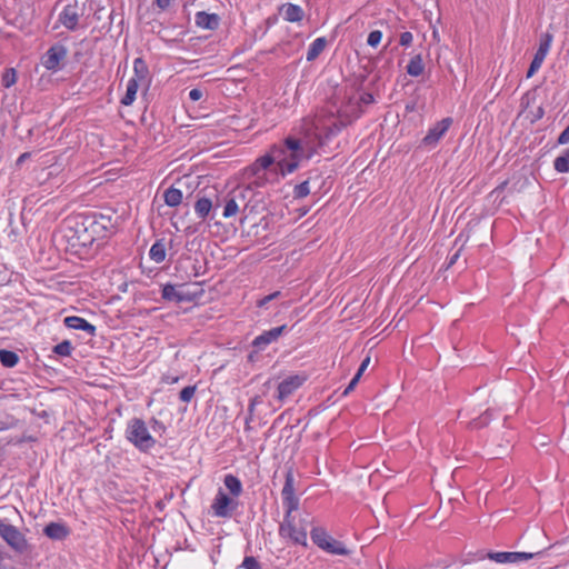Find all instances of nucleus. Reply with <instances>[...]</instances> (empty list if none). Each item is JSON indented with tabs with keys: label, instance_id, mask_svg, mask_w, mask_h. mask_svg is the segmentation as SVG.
Returning <instances> with one entry per match:
<instances>
[{
	"label": "nucleus",
	"instance_id": "nucleus-1",
	"mask_svg": "<svg viewBox=\"0 0 569 569\" xmlns=\"http://www.w3.org/2000/svg\"><path fill=\"white\" fill-rule=\"evenodd\" d=\"M300 130L303 133L302 137H287L283 142H313V140H318V142H322L325 139H330L333 136L335 130H339L338 122L335 118H315V119H303Z\"/></svg>",
	"mask_w": 569,
	"mask_h": 569
},
{
	"label": "nucleus",
	"instance_id": "nucleus-2",
	"mask_svg": "<svg viewBox=\"0 0 569 569\" xmlns=\"http://www.w3.org/2000/svg\"><path fill=\"white\" fill-rule=\"evenodd\" d=\"M62 231L64 239L72 248H86L94 242L84 213L74 214L66 219Z\"/></svg>",
	"mask_w": 569,
	"mask_h": 569
},
{
	"label": "nucleus",
	"instance_id": "nucleus-3",
	"mask_svg": "<svg viewBox=\"0 0 569 569\" xmlns=\"http://www.w3.org/2000/svg\"><path fill=\"white\" fill-rule=\"evenodd\" d=\"M283 158L277 161L281 176L295 172L302 162L310 160L317 150L311 144H286Z\"/></svg>",
	"mask_w": 569,
	"mask_h": 569
},
{
	"label": "nucleus",
	"instance_id": "nucleus-4",
	"mask_svg": "<svg viewBox=\"0 0 569 569\" xmlns=\"http://www.w3.org/2000/svg\"><path fill=\"white\" fill-rule=\"evenodd\" d=\"M543 550L535 552H521V551H488L478 550L477 552H469L465 556L463 563H471L475 561L489 559L498 563H515L519 561L530 560L539 557L543 553Z\"/></svg>",
	"mask_w": 569,
	"mask_h": 569
},
{
	"label": "nucleus",
	"instance_id": "nucleus-5",
	"mask_svg": "<svg viewBox=\"0 0 569 569\" xmlns=\"http://www.w3.org/2000/svg\"><path fill=\"white\" fill-rule=\"evenodd\" d=\"M126 437L141 451L149 450L156 443V440L148 431L146 422L140 418H133L129 421Z\"/></svg>",
	"mask_w": 569,
	"mask_h": 569
},
{
	"label": "nucleus",
	"instance_id": "nucleus-6",
	"mask_svg": "<svg viewBox=\"0 0 569 569\" xmlns=\"http://www.w3.org/2000/svg\"><path fill=\"white\" fill-rule=\"evenodd\" d=\"M84 218L94 241L108 238L116 229V221L111 214L92 212L84 213Z\"/></svg>",
	"mask_w": 569,
	"mask_h": 569
},
{
	"label": "nucleus",
	"instance_id": "nucleus-7",
	"mask_svg": "<svg viewBox=\"0 0 569 569\" xmlns=\"http://www.w3.org/2000/svg\"><path fill=\"white\" fill-rule=\"evenodd\" d=\"M0 537L18 555H23L30 549L26 536L13 525L0 520Z\"/></svg>",
	"mask_w": 569,
	"mask_h": 569
},
{
	"label": "nucleus",
	"instance_id": "nucleus-8",
	"mask_svg": "<svg viewBox=\"0 0 569 569\" xmlns=\"http://www.w3.org/2000/svg\"><path fill=\"white\" fill-rule=\"evenodd\" d=\"M230 196L237 201L239 209L242 208L241 212L243 213V218L241 222H243V219L249 218L256 210V204L252 203L254 189L252 184L237 187L230 192Z\"/></svg>",
	"mask_w": 569,
	"mask_h": 569
},
{
	"label": "nucleus",
	"instance_id": "nucleus-9",
	"mask_svg": "<svg viewBox=\"0 0 569 569\" xmlns=\"http://www.w3.org/2000/svg\"><path fill=\"white\" fill-rule=\"evenodd\" d=\"M284 485L281 491L283 505L287 508L288 517L299 508V499L295 495V476L292 466L286 465Z\"/></svg>",
	"mask_w": 569,
	"mask_h": 569
},
{
	"label": "nucleus",
	"instance_id": "nucleus-10",
	"mask_svg": "<svg viewBox=\"0 0 569 569\" xmlns=\"http://www.w3.org/2000/svg\"><path fill=\"white\" fill-rule=\"evenodd\" d=\"M68 50L62 44L52 46L42 57V66L47 70L56 71L60 67V62L67 57Z\"/></svg>",
	"mask_w": 569,
	"mask_h": 569
},
{
	"label": "nucleus",
	"instance_id": "nucleus-11",
	"mask_svg": "<svg viewBox=\"0 0 569 569\" xmlns=\"http://www.w3.org/2000/svg\"><path fill=\"white\" fill-rule=\"evenodd\" d=\"M279 532L282 537H290L296 543L306 545L307 541V532L305 529L298 530L291 520V516L288 517V511H286V516L283 522L280 525Z\"/></svg>",
	"mask_w": 569,
	"mask_h": 569
},
{
	"label": "nucleus",
	"instance_id": "nucleus-12",
	"mask_svg": "<svg viewBox=\"0 0 569 569\" xmlns=\"http://www.w3.org/2000/svg\"><path fill=\"white\" fill-rule=\"evenodd\" d=\"M81 16V9L78 6V2L73 0L72 3L66 4L62 12L60 13L59 21L69 30H74L79 17Z\"/></svg>",
	"mask_w": 569,
	"mask_h": 569
},
{
	"label": "nucleus",
	"instance_id": "nucleus-13",
	"mask_svg": "<svg viewBox=\"0 0 569 569\" xmlns=\"http://www.w3.org/2000/svg\"><path fill=\"white\" fill-rule=\"evenodd\" d=\"M180 288H183V286H180ZM161 297L163 300L176 302H190L194 299L193 293L184 291L182 289H178L174 284L171 283H167L163 286Z\"/></svg>",
	"mask_w": 569,
	"mask_h": 569
},
{
	"label": "nucleus",
	"instance_id": "nucleus-14",
	"mask_svg": "<svg viewBox=\"0 0 569 569\" xmlns=\"http://www.w3.org/2000/svg\"><path fill=\"white\" fill-rule=\"evenodd\" d=\"M306 378L299 375L290 376L282 380L278 386V399L283 400L292 395L303 382Z\"/></svg>",
	"mask_w": 569,
	"mask_h": 569
},
{
	"label": "nucleus",
	"instance_id": "nucleus-15",
	"mask_svg": "<svg viewBox=\"0 0 569 569\" xmlns=\"http://www.w3.org/2000/svg\"><path fill=\"white\" fill-rule=\"evenodd\" d=\"M286 330H287L286 325L267 330L254 338L252 346L259 350H262L269 343L276 341Z\"/></svg>",
	"mask_w": 569,
	"mask_h": 569
},
{
	"label": "nucleus",
	"instance_id": "nucleus-16",
	"mask_svg": "<svg viewBox=\"0 0 569 569\" xmlns=\"http://www.w3.org/2000/svg\"><path fill=\"white\" fill-rule=\"evenodd\" d=\"M231 498L224 493L221 489H219L211 508L217 517L227 518L231 516V511L229 510V505L231 503Z\"/></svg>",
	"mask_w": 569,
	"mask_h": 569
},
{
	"label": "nucleus",
	"instance_id": "nucleus-17",
	"mask_svg": "<svg viewBox=\"0 0 569 569\" xmlns=\"http://www.w3.org/2000/svg\"><path fill=\"white\" fill-rule=\"evenodd\" d=\"M452 124L451 118H445L441 121L437 122L423 138L422 142H437L440 140L443 134L448 131L450 126Z\"/></svg>",
	"mask_w": 569,
	"mask_h": 569
},
{
	"label": "nucleus",
	"instance_id": "nucleus-18",
	"mask_svg": "<svg viewBox=\"0 0 569 569\" xmlns=\"http://www.w3.org/2000/svg\"><path fill=\"white\" fill-rule=\"evenodd\" d=\"M63 322L70 329L83 330L90 336L96 335V327L81 317L69 316L64 318Z\"/></svg>",
	"mask_w": 569,
	"mask_h": 569
},
{
	"label": "nucleus",
	"instance_id": "nucleus-19",
	"mask_svg": "<svg viewBox=\"0 0 569 569\" xmlns=\"http://www.w3.org/2000/svg\"><path fill=\"white\" fill-rule=\"evenodd\" d=\"M69 529L62 523L59 522H50L48 523L44 529L43 533L54 540H62L69 535Z\"/></svg>",
	"mask_w": 569,
	"mask_h": 569
},
{
	"label": "nucleus",
	"instance_id": "nucleus-20",
	"mask_svg": "<svg viewBox=\"0 0 569 569\" xmlns=\"http://www.w3.org/2000/svg\"><path fill=\"white\" fill-rule=\"evenodd\" d=\"M280 13L289 22H298L303 18V10L293 3H284L280 8Z\"/></svg>",
	"mask_w": 569,
	"mask_h": 569
},
{
	"label": "nucleus",
	"instance_id": "nucleus-21",
	"mask_svg": "<svg viewBox=\"0 0 569 569\" xmlns=\"http://www.w3.org/2000/svg\"><path fill=\"white\" fill-rule=\"evenodd\" d=\"M196 23L201 28L214 30L219 26V17L214 13L200 11L196 14Z\"/></svg>",
	"mask_w": 569,
	"mask_h": 569
},
{
	"label": "nucleus",
	"instance_id": "nucleus-22",
	"mask_svg": "<svg viewBox=\"0 0 569 569\" xmlns=\"http://www.w3.org/2000/svg\"><path fill=\"white\" fill-rule=\"evenodd\" d=\"M310 537L312 542L322 550L326 548V543H328L329 539L331 538V536H329L328 532L320 527L312 528Z\"/></svg>",
	"mask_w": 569,
	"mask_h": 569
},
{
	"label": "nucleus",
	"instance_id": "nucleus-23",
	"mask_svg": "<svg viewBox=\"0 0 569 569\" xmlns=\"http://www.w3.org/2000/svg\"><path fill=\"white\" fill-rule=\"evenodd\" d=\"M163 200L169 207H178L182 201V192L180 189L170 187L164 191Z\"/></svg>",
	"mask_w": 569,
	"mask_h": 569
},
{
	"label": "nucleus",
	"instance_id": "nucleus-24",
	"mask_svg": "<svg viewBox=\"0 0 569 569\" xmlns=\"http://www.w3.org/2000/svg\"><path fill=\"white\" fill-rule=\"evenodd\" d=\"M327 46V40L326 38L321 37V38H317L309 47V50L307 52V60L308 61H313L316 60L319 54L325 50Z\"/></svg>",
	"mask_w": 569,
	"mask_h": 569
},
{
	"label": "nucleus",
	"instance_id": "nucleus-25",
	"mask_svg": "<svg viewBox=\"0 0 569 569\" xmlns=\"http://www.w3.org/2000/svg\"><path fill=\"white\" fill-rule=\"evenodd\" d=\"M150 259L157 263L162 262L166 259V244L163 239L157 240L149 251Z\"/></svg>",
	"mask_w": 569,
	"mask_h": 569
},
{
	"label": "nucleus",
	"instance_id": "nucleus-26",
	"mask_svg": "<svg viewBox=\"0 0 569 569\" xmlns=\"http://www.w3.org/2000/svg\"><path fill=\"white\" fill-rule=\"evenodd\" d=\"M274 162V158L267 153L258 158L250 167L249 170L252 174H258L260 170L268 169Z\"/></svg>",
	"mask_w": 569,
	"mask_h": 569
},
{
	"label": "nucleus",
	"instance_id": "nucleus-27",
	"mask_svg": "<svg viewBox=\"0 0 569 569\" xmlns=\"http://www.w3.org/2000/svg\"><path fill=\"white\" fill-rule=\"evenodd\" d=\"M325 551L332 553V555H340V556H348L350 553V550L346 548V546L332 537L329 539V542L326 543Z\"/></svg>",
	"mask_w": 569,
	"mask_h": 569
},
{
	"label": "nucleus",
	"instance_id": "nucleus-28",
	"mask_svg": "<svg viewBox=\"0 0 569 569\" xmlns=\"http://www.w3.org/2000/svg\"><path fill=\"white\" fill-rule=\"evenodd\" d=\"M425 70V64L420 54L415 56L407 66L408 74L419 77Z\"/></svg>",
	"mask_w": 569,
	"mask_h": 569
},
{
	"label": "nucleus",
	"instance_id": "nucleus-29",
	"mask_svg": "<svg viewBox=\"0 0 569 569\" xmlns=\"http://www.w3.org/2000/svg\"><path fill=\"white\" fill-rule=\"evenodd\" d=\"M0 362L6 368H13L19 362V356L14 351L0 349Z\"/></svg>",
	"mask_w": 569,
	"mask_h": 569
},
{
	"label": "nucleus",
	"instance_id": "nucleus-30",
	"mask_svg": "<svg viewBox=\"0 0 569 569\" xmlns=\"http://www.w3.org/2000/svg\"><path fill=\"white\" fill-rule=\"evenodd\" d=\"M138 88H139V82L137 81V79L136 78L130 79L128 82V86H127L126 94L122 98L121 103L124 106L131 104L134 101Z\"/></svg>",
	"mask_w": 569,
	"mask_h": 569
},
{
	"label": "nucleus",
	"instance_id": "nucleus-31",
	"mask_svg": "<svg viewBox=\"0 0 569 569\" xmlns=\"http://www.w3.org/2000/svg\"><path fill=\"white\" fill-rule=\"evenodd\" d=\"M553 168L560 173L569 172V148L555 159Z\"/></svg>",
	"mask_w": 569,
	"mask_h": 569
},
{
	"label": "nucleus",
	"instance_id": "nucleus-32",
	"mask_svg": "<svg viewBox=\"0 0 569 569\" xmlns=\"http://www.w3.org/2000/svg\"><path fill=\"white\" fill-rule=\"evenodd\" d=\"M224 486L228 488L231 495L238 497L242 491L241 481L233 475H227L224 477Z\"/></svg>",
	"mask_w": 569,
	"mask_h": 569
},
{
	"label": "nucleus",
	"instance_id": "nucleus-33",
	"mask_svg": "<svg viewBox=\"0 0 569 569\" xmlns=\"http://www.w3.org/2000/svg\"><path fill=\"white\" fill-rule=\"evenodd\" d=\"M211 208H212V202L210 199H208L206 197L199 198L194 204V210H196L197 214L199 216V218H201V219H204L209 214Z\"/></svg>",
	"mask_w": 569,
	"mask_h": 569
},
{
	"label": "nucleus",
	"instance_id": "nucleus-34",
	"mask_svg": "<svg viewBox=\"0 0 569 569\" xmlns=\"http://www.w3.org/2000/svg\"><path fill=\"white\" fill-rule=\"evenodd\" d=\"M134 77L138 82H144L148 76V68L141 58H137L133 63Z\"/></svg>",
	"mask_w": 569,
	"mask_h": 569
},
{
	"label": "nucleus",
	"instance_id": "nucleus-35",
	"mask_svg": "<svg viewBox=\"0 0 569 569\" xmlns=\"http://www.w3.org/2000/svg\"><path fill=\"white\" fill-rule=\"evenodd\" d=\"M548 51L541 50L538 48L531 64L529 67V70L527 72V78H530L542 64Z\"/></svg>",
	"mask_w": 569,
	"mask_h": 569
},
{
	"label": "nucleus",
	"instance_id": "nucleus-36",
	"mask_svg": "<svg viewBox=\"0 0 569 569\" xmlns=\"http://www.w3.org/2000/svg\"><path fill=\"white\" fill-rule=\"evenodd\" d=\"M548 51L541 50L538 48L531 64L529 67V70L527 72V78H530L542 64Z\"/></svg>",
	"mask_w": 569,
	"mask_h": 569
},
{
	"label": "nucleus",
	"instance_id": "nucleus-37",
	"mask_svg": "<svg viewBox=\"0 0 569 569\" xmlns=\"http://www.w3.org/2000/svg\"><path fill=\"white\" fill-rule=\"evenodd\" d=\"M548 51L541 50L538 48L531 64L529 67V70L527 72V78H530L542 64Z\"/></svg>",
	"mask_w": 569,
	"mask_h": 569
},
{
	"label": "nucleus",
	"instance_id": "nucleus-38",
	"mask_svg": "<svg viewBox=\"0 0 569 569\" xmlns=\"http://www.w3.org/2000/svg\"><path fill=\"white\" fill-rule=\"evenodd\" d=\"M548 51L541 50L538 48L531 64L529 67V70L527 72V78H530L542 64Z\"/></svg>",
	"mask_w": 569,
	"mask_h": 569
},
{
	"label": "nucleus",
	"instance_id": "nucleus-39",
	"mask_svg": "<svg viewBox=\"0 0 569 569\" xmlns=\"http://www.w3.org/2000/svg\"><path fill=\"white\" fill-rule=\"evenodd\" d=\"M548 51L541 50L538 48L531 64L529 67V70L527 72V78H530L542 64Z\"/></svg>",
	"mask_w": 569,
	"mask_h": 569
},
{
	"label": "nucleus",
	"instance_id": "nucleus-40",
	"mask_svg": "<svg viewBox=\"0 0 569 569\" xmlns=\"http://www.w3.org/2000/svg\"><path fill=\"white\" fill-rule=\"evenodd\" d=\"M240 211L241 210L239 209L237 201L233 200V198L229 193L226 199V204L223 208V213H222L223 218H231Z\"/></svg>",
	"mask_w": 569,
	"mask_h": 569
},
{
	"label": "nucleus",
	"instance_id": "nucleus-41",
	"mask_svg": "<svg viewBox=\"0 0 569 569\" xmlns=\"http://www.w3.org/2000/svg\"><path fill=\"white\" fill-rule=\"evenodd\" d=\"M491 409H487L481 416L475 418L469 422V428L471 429H480L486 427L489 423L491 418Z\"/></svg>",
	"mask_w": 569,
	"mask_h": 569
},
{
	"label": "nucleus",
	"instance_id": "nucleus-42",
	"mask_svg": "<svg viewBox=\"0 0 569 569\" xmlns=\"http://www.w3.org/2000/svg\"><path fill=\"white\" fill-rule=\"evenodd\" d=\"M72 349L71 342L69 340H63L53 347V352L58 356L68 357L71 355Z\"/></svg>",
	"mask_w": 569,
	"mask_h": 569
},
{
	"label": "nucleus",
	"instance_id": "nucleus-43",
	"mask_svg": "<svg viewBox=\"0 0 569 569\" xmlns=\"http://www.w3.org/2000/svg\"><path fill=\"white\" fill-rule=\"evenodd\" d=\"M310 193L309 180H305L301 183L297 184L293 189V198L302 199Z\"/></svg>",
	"mask_w": 569,
	"mask_h": 569
},
{
	"label": "nucleus",
	"instance_id": "nucleus-44",
	"mask_svg": "<svg viewBox=\"0 0 569 569\" xmlns=\"http://www.w3.org/2000/svg\"><path fill=\"white\" fill-rule=\"evenodd\" d=\"M16 81H17L16 69H13V68L7 69L2 76V84L6 88H10L11 86H13L16 83Z\"/></svg>",
	"mask_w": 569,
	"mask_h": 569
},
{
	"label": "nucleus",
	"instance_id": "nucleus-45",
	"mask_svg": "<svg viewBox=\"0 0 569 569\" xmlns=\"http://www.w3.org/2000/svg\"><path fill=\"white\" fill-rule=\"evenodd\" d=\"M41 158L39 151L23 152L16 161L17 167H21L27 160H39Z\"/></svg>",
	"mask_w": 569,
	"mask_h": 569
},
{
	"label": "nucleus",
	"instance_id": "nucleus-46",
	"mask_svg": "<svg viewBox=\"0 0 569 569\" xmlns=\"http://www.w3.org/2000/svg\"><path fill=\"white\" fill-rule=\"evenodd\" d=\"M196 390H197L196 386L184 387L179 393L180 400L183 402H189L193 398Z\"/></svg>",
	"mask_w": 569,
	"mask_h": 569
},
{
	"label": "nucleus",
	"instance_id": "nucleus-47",
	"mask_svg": "<svg viewBox=\"0 0 569 569\" xmlns=\"http://www.w3.org/2000/svg\"><path fill=\"white\" fill-rule=\"evenodd\" d=\"M241 567L244 569H261L259 561L252 556L244 557Z\"/></svg>",
	"mask_w": 569,
	"mask_h": 569
},
{
	"label": "nucleus",
	"instance_id": "nucleus-48",
	"mask_svg": "<svg viewBox=\"0 0 569 569\" xmlns=\"http://www.w3.org/2000/svg\"><path fill=\"white\" fill-rule=\"evenodd\" d=\"M381 38H382V33L381 31L379 30H373L369 33L368 36V44L371 46V47H376L379 44V42L381 41Z\"/></svg>",
	"mask_w": 569,
	"mask_h": 569
},
{
	"label": "nucleus",
	"instance_id": "nucleus-49",
	"mask_svg": "<svg viewBox=\"0 0 569 569\" xmlns=\"http://www.w3.org/2000/svg\"><path fill=\"white\" fill-rule=\"evenodd\" d=\"M551 41H552V34L551 33L547 32V33L542 34L541 38H540L539 49L545 50V51H549Z\"/></svg>",
	"mask_w": 569,
	"mask_h": 569
},
{
	"label": "nucleus",
	"instance_id": "nucleus-50",
	"mask_svg": "<svg viewBox=\"0 0 569 569\" xmlns=\"http://www.w3.org/2000/svg\"><path fill=\"white\" fill-rule=\"evenodd\" d=\"M280 296H281V292H280V291H274V292H272V293H270V295H268V296L263 297L262 299H260V300L258 301V307H263V306H266L268 302H270V301H272V300L277 299V298H278V297H280Z\"/></svg>",
	"mask_w": 569,
	"mask_h": 569
},
{
	"label": "nucleus",
	"instance_id": "nucleus-51",
	"mask_svg": "<svg viewBox=\"0 0 569 569\" xmlns=\"http://www.w3.org/2000/svg\"><path fill=\"white\" fill-rule=\"evenodd\" d=\"M361 377L359 375H355V377L351 379L345 391L342 392L343 396L349 395L357 386Z\"/></svg>",
	"mask_w": 569,
	"mask_h": 569
},
{
	"label": "nucleus",
	"instance_id": "nucleus-52",
	"mask_svg": "<svg viewBox=\"0 0 569 569\" xmlns=\"http://www.w3.org/2000/svg\"><path fill=\"white\" fill-rule=\"evenodd\" d=\"M412 42V34L411 32H403L400 36V44L401 46H409Z\"/></svg>",
	"mask_w": 569,
	"mask_h": 569
},
{
	"label": "nucleus",
	"instance_id": "nucleus-53",
	"mask_svg": "<svg viewBox=\"0 0 569 569\" xmlns=\"http://www.w3.org/2000/svg\"><path fill=\"white\" fill-rule=\"evenodd\" d=\"M260 402H261V398H260V396H256V397H253V398L250 400V403H249V407H248V412H249L250 415H253L254 409H256V406H257L258 403H260Z\"/></svg>",
	"mask_w": 569,
	"mask_h": 569
},
{
	"label": "nucleus",
	"instance_id": "nucleus-54",
	"mask_svg": "<svg viewBox=\"0 0 569 569\" xmlns=\"http://www.w3.org/2000/svg\"><path fill=\"white\" fill-rule=\"evenodd\" d=\"M369 363H370V357H366L362 360V362H361V365H360V367H359V369H358L356 375H359V377H361L363 375L365 370L367 369V367L369 366Z\"/></svg>",
	"mask_w": 569,
	"mask_h": 569
},
{
	"label": "nucleus",
	"instance_id": "nucleus-55",
	"mask_svg": "<svg viewBox=\"0 0 569 569\" xmlns=\"http://www.w3.org/2000/svg\"><path fill=\"white\" fill-rule=\"evenodd\" d=\"M189 97L191 100L193 101H198L201 99L202 97V91L200 89H192L190 92H189Z\"/></svg>",
	"mask_w": 569,
	"mask_h": 569
},
{
	"label": "nucleus",
	"instance_id": "nucleus-56",
	"mask_svg": "<svg viewBox=\"0 0 569 569\" xmlns=\"http://www.w3.org/2000/svg\"><path fill=\"white\" fill-rule=\"evenodd\" d=\"M557 142H569V126L558 137Z\"/></svg>",
	"mask_w": 569,
	"mask_h": 569
},
{
	"label": "nucleus",
	"instance_id": "nucleus-57",
	"mask_svg": "<svg viewBox=\"0 0 569 569\" xmlns=\"http://www.w3.org/2000/svg\"><path fill=\"white\" fill-rule=\"evenodd\" d=\"M361 102L365 104H370L373 102V97L371 93H363L360 98Z\"/></svg>",
	"mask_w": 569,
	"mask_h": 569
},
{
	"label": "nucleus",
	"instance_id": "nucleus-58",
	"mask_svg": "<svg viewBox=\"0 0 569 569\" xmlns=\"http://www.w3.org/2000/svg\"><path fill=\"white\" fill-rule=\"evenodd\" d=\"M156 2L160 9H167L170 6L171 0H157Z\"/></svg>",
	"mask_w": 569,
	"mask_h": 569
},
{
	"label": "nucleus",
	"instance_id": "nucleus-59",
	"mask_svg": "<svg viewBox=\"0 0 569 569\" xmlns=\"http://www.w3.org/2000/svg\"><path fill=\"white\" fill-rule=\"evenodd\" d=\"M542 116H543V109H542V107L539 106L537 108V112L533 114V119L532 120L540 119Z\"/></svg>",
	"mask_w": 569,
	"mask_h": 569
},
{
	"label": "nucleus",
	"instance_id": "nucleus-60",
	"mask_svg": "<svg viewBox=\"0 0 569 569\" xmlns=\"http://www.w3.org/2000/svg\"><path fill=\"white\" fill-rule=\"evenodd\" d=\"M459 258V251H457L452 257L449 259L448 268L456 263L457 259Z\"/></svg>",
	"mask_w": 569,
	"mask_h": 569
},
{
	"label": "nucleus",
	"instance_id": "nucleus-61",
	"mask_svg": "<svg viewBox=\"0 0 569 569\" xmlns=\"http://www.w3.org/2000/svg\"><path fill=\"white\" fill-rule=\"evenodd\" d=\"M8 557L9 556L2 550V547L0 546V568H3L2 562Z\"/></svg>",
	"mask_w": 569,
	"mask_h": 569
},
{
	"label": "nucleus",
	"instance_id": "nucleus-62",
	"mask_svg": "<svg viewBox=\"0 0 569 569\" xmlns=\"http://www.w3.org/2000/svg\"><path fill=\"white\" fill-rule=\"evenodd\" d=\"M178 380H179L178 377H169V376L164 377V381L167 383H176V382H178Z\"/></svg>",
	"mask_w": 569,
	"mask_h": 569
},
{
	"label": "nucleus",
	"instance_id": "nucleus-63",
	"mask_svg": "<svg viewBox=\"0 0 569 569\" xmlns=\"http://www.w3.org/2000/svg\"><path fill=\"white\" fill-rule=\"evenodd\" d=\"M252 419H253V415H250V413L248 412V416H247V418H246V429H247V430H248V429H250V422L252 421Z\"/></svg>",
	"mask_w": 569,
	"mask_h": 569
},
{
	"label": "nucleus",
	"instance_id": "nucleus-64",
	"mask_svg": "<svg viewBox=\"0 0 569 569\" xmlns=\"http://www.w3.org/2000/svg\"><path fill=\"white\" fill-rule=\"evenodd\" d=\"M432 36L437 41H439V33L436 29L433 30Z\"/></svg>",
	"mask_w": 569,
	"mask_h": 569
}]
</instances>
